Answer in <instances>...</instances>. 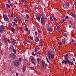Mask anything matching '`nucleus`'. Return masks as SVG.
I'll return each instance as SVG.
<instances>
[{
    "instance_id": "obj_59",
    "label": "nucleus",
    "mask_w": 76,
    "mask_h": 76,
    "mask_svg": "<svg viewBox=\"0 0 76 76\" xmlns=\"http://www.w3.org/2000/svg\"><path fill=\"white\" fill-rule=\"evenodd\" d=\"M73 44L74 45H75V46H76V43H73Z\"/></svg>"
},
{
    "instance_id": "obj_26",
    "label": "nucleus",
    "mask_w": 76,
    "mask_h": 76,
    "mask_svg": "<svg viewBox=\"0 0 76 76\" xmlns=\"http://www.w3.org/2000/svg\"><path fill=\"white\" fill-rule=\"evenodd\" d=\"M12 24H13V25H14V26L16 25V23H15V22L13 21V22H12Z\"/></svg>"
},
{
    "instance_id": "obj_46",
    "label": "nucleus",
    "mask_w": 76,
    "mask_h": 76,
    "mask_svg": "<svg viewBox=\"0 0 76 76\" xmlns=\"http://www.w3.org/2000/svg\"><path fill=\"white\" fill-rule=\"evenodd\" d=\"M50 20H53V18H52V17L50 16Z\"/></svg>"
},
{
    "instance_id": "obj_18",
    "label": "nucleus",
    "mask_w": 76,
    "mask_h": 76,
    "mask_svg": "<svg viewBox=\"0 0 76 76\" xmlns=\"http://www.w3.org/2000/svg\"><path fill=\"white\" fill-rule=\"evenodd\" d=\"M63 35L65 37H66V38H67V34H66L65 33H64L63 34Z\"/></svg>"
},
{
    "instance_id": "obj_41",
    "label": "nucleus",
    "mask_w": 76,
    "mask_h": 76,
    "mask_svg": "<svg viewBox=\"0 0 76 76\" xmlns=\"http://www.w3.org/2000/svg\"><path fill=\"white\" fill-rule=\"evenodd\" d=\"M24 44H26V43H27V42H26V41H24V42H23Z\"/></svg>"
},
{
    "instance_id": "obj_63",
    "label": "nucleus",
    "mask_w": 76,
    "mask_h": 76,
    "mask_svg": "<svg viewBox=\"0 0 76 76\" xmlns=\"http://www.w3.org/2000/svg\"><path fill=\"white\" fill-rule=\"evenodd\" d=\"M16 76H18V73H16Z\"/></svg>"
},
{
    "instance_id": "obj_53",
    "label": "nucleus",
    "mask_w": 76,
    "mask_h": 76,
    "mask_svg": "<svg viewBox=\"0 0 76 76\" xmlns=\"http://www.w3.org/2000/svg\"><path fill=\"white\" fill-rule=\"evenodd\" d=\"M7 41L8 42H10V40H9V39H8L7 40Z\"/></svg>"
},
{
    "instance_id": "obj_2",
    "label": "nucleus",
    "mask_w": 76,
    "mask_h": 76,
    "mask_svg": "<svg viewBox=\"0 0 76 76\" xmlns=\"http://www.w3.org/2000/svg\"><path fill=\"white\" fill-rule=\"evenodd\" d=\"M63 7H64L65 8H68L69 7V4H68L67 2H64L62 4Z\"/></svg>"
},
{
    "instance_id": "obj_30",
    "label": "nucleus",
    "mask_w": 76,
    "mask_h": 76,
    "mask_svg": "<svg viewBox=\"0 0 76 76\" xmlns=\"http://www.w3.org/2000/svg\"><path fill=\"white\" fill-rule=\"evenodd\" d=\"M15 44H16V42H13L12 45H15Z\"/></svg>"
},
{
    "instance_id": "obj_64",
    "label": "nucleus",
    "mask_w": 76,
    "mask_h": 76,
    "mask_svg": "<svg viewBox=\"0 0 76 76\" xmlns=\"http://www.w3.org/2000/svg\"><path fill=\"white\" fill-rule=\"evenodd\" d=\"M10 3V0H9L8 1V3Z\"/></svg>"
},
{
    "instance_id": "obj_25",
    "label": "nucleus",
    "mask_w": 76,
    "mask_h": 76,
    "mask_svg": "<svg viewBox=\"0 0 76 76\" xmlns=\"http://www.w3.org/2000/svg\"><path fill=\"white\" fill-rule=\"evenodd\" d=\"M26 17L27 18V19H28L29 18V15H26Z\"/></svg>"
},
{
    "instance_id": "obj_1",
    "label": "nucleus",
    "mask_w": 76,
    "mask_h": 76,
    "mask_svg": "<svg viewBox=\"0 0 76 76\" xmlns=\"http://www.w3.org/2000/svg\"><path fill=\"white\" fill-rule=\"evenodd\" d=\"M47 18L45 17L44 16H42L41 18V23L43 25H45V21L47 20Z\"/></svg>"
},
{
    "instance_id": "obj_37",
    "label": "nucleus",
    "mask_w": 76,
    "mask_h": 76,
    "mask_svg": "<svg viewBox=\"0 0 76 76\" xmlns=\"http://www.w3.org/2000/svg\"><path fill=\"white\" fill-rule=\"evenodd\" d=\"M7 38H4V40L5 41V42H7Z\"/></svg>"
},
{
    "instance_id": "obj_42",
    "label": "nucleus",
    "mask_w": 76,
    "mask_h": 76,
    "mask_svg": "<svg viewBox=\"0 0 76 76\" xmlns=\"http://www.w3.org/2000/svg\"><path fill=\"white\" fill-rule=\"evenodd\" d=\"M59 32H61V29H59L58 30Z\"/></svg>"
},
{
    "instance_id": "obj_27",
    "label": "nucleus",
    "mask_w": 76,
    "mask_h": 76,
    "mask_svg": "<svg viewBox=\"0 0 76 76\" xmlns=\"http://www.w3.org/2000/svg\"><path fill=\"white\" fill-rule=\"evenodd\" d=\"M13 51L15 54H16V51L15 49H14Z\"/></svg>"
},
{
    "instance_id": "obj_62",
    "label": "nucleus",
    "mask_w": 76,
    "mask_h": 76,
    "mask_svg": "<svg viewBox=\"0 0 76 76\" xmlns=\"http://www.w3.org/2000/svg\"><path fill=\"white\" fill-rule=\"evenodd\" d=\"M21 1H22V2H24V0H21Z\"/></svg>"
},
{
    "instance_id": "obj_23",
    "label": "nucleus",
    "mask_w": 76,
    "mask_h": 76,
    "mask_svg": "<svg viewBox=\"0 0 76 76\" xmlns=\"http://www.w3.org/2000/svg\"><path fill=\"white\" fill-rule=\"evenodd\" d=\"M4 30L3 29H1V28L0 29V33H2L4 31Z\"/></svg>"
},
{
    "instance_id": "obj_15",
    "label": "nucleus",
    "mask_w": 76,
    "mask_h": 76,
    "mask_svg": "<svg viewBox=\"0 0 76 76\" xmlns=\"http://www.w3.org/2000/svg\"><path fill=\"white\" fill-rule=\"evenodd\" d=\"M64 59L65 60V63H66L67 62L68 60H68V58H67V57H65Z\"/></svg>"
},
{
    "instance_id": "obj_56",
    "label": "nucleus",
    "mask_w": 76,
    "mask_h": 76,
    "mask_svg": "<svg viewBox=\"0 0 76 76\" xmlns=\"http://www.w3.org/2000/svg\"><path fill=\"white\" fill-rule=\"evenodd\" d=\"M72 42H74V41H75V40H74V39H72Z\"/></svg>"
},
{
    "instance_id": "obj_34",
    "label": "nucleus",
    "mask_w": 76,
    "mask_h": 76,
    "mask_svg": "<svg viewBox=\"0 0 76 76\" xmlns=\"http://www.w3.org/2000/svg\"><path fill=\"white\" fill-rule=\"evenodd\" d=\"M64 21H65V20L64 19L62 20H61V23H63V22H64Z\"/></svg>"
},
{
    "instance_id": "obj_57",
    "label": "nucleus",
    "mask_w": 76,
    "mask_h": 76,
    "mask_svg": "<svg viewBox=\"0 0 76 76\" xmlns=\"http://www.w3.org/2000/svg\"><path fill=\"white\" fill-rule=\"evenodd\" d=\"M37 61H40V59L37 58Z\"/></svg>"
},
{
    "instance_id": "obj_7",
    "label": "nucleus",
    "mask_w": 76,
    "mask_h": 76,
    "mask_svg": "<svg viewBox=\"0 0 76 76\" xmlns=\"http://www.w3.org/2000/svg\"><path fill=\"white\" fill-rule=\"evenodd\" d=\"M3 18L4 20L5 21H8L9 19L7 18V15H3Z\"/></svg>"
},
{
    "instance_id": "obj_36",
    "label": "nucleus",
    "mask_w": 76,
    "mask_h": 76,
    "mask_svg": "<svg viewBox=\"0 0 76 76\" xmlns=\"http://www.w3.org/2000/svg\"><path fill=\"white\" fill-rule=\"evenodd\" d=\"M9 26H12V23H10L9 24Z\"/></svg>"
},
{
    "instance_id": "obj_20",
    "label": "nucleus",
    "mask_w": 76,
    "mask_h": 76,
    "mask_svg": "<svg viewBox=\"0 0 76 76\" xmlns=\"http://www.w3.org/2000/svg\"><path fill=\"white\" fill-rule=\"evenodd\" d=\"M58 45H62V43H61V41H60L58 42Z\"/></svg>"
},
{
    "instance_id": "obj_6",
    "label": "nucleus",
    "mask_w": 76,
    "mask_h": 76,
    "mask_svg": "<svg viewBox=\"0 0 76 76\" xmlns=\"http://www.w3.org/2000/svg\"><path fill=\"white\" fill-rule=\"evenodd\" d=\"M14 65L15 67H18L19 66V61H16L14 62Z\"/></svg>"
},
{
    "instance_id": "obj_14",
    "label": "nucleus",
    "mask_w": 76,
    "mask_h": 76,
    "mask_svg": "<svg viewBox=\"0 0 76 76\" xmlns=\"http://www.w3.org/2000/svg\"><path fill=\"white\" fill-rule=\"evenodd\" d=\"M35 41H36V42H38V41H39V38H38V37H37L36 38Z\"/></svg>"
},
{
    "instance_id": "obj_13",
    "label": "nucleus",
    "mask_w": 76,
    "mask_h": 76,
    "mask_svg": "<svg viewBox=\"0 0 76 76\" xmlns=\"http://www.w3.org/2000/svg\"><path fill=\"white\" fill-rule=\"evenodd\" d=\"M1 29H4V28H5V27H4V26L3 25H1Z\"/></svg>"
},
{
    "instance_id": "obj_43",
    "label": "nucleus",
    "mask_w": 76,
    "mask_h": 76,
    "mask_svg": "<svg viewBox=\"0 0 76 76\" xmlns=\"http://www.w3.org/2000/svg\"><path fill=\"white\" fill-rule=\"evenodd\" d=\"M13 12H12L11 15V17H13Z\"/></svg>"
},
{
    "instance_id": "obj_54",
    "label": "nucleus",
    "mask_w": 76,
    "mask_h": 76,
    "mask_svg": "<svg viewBox=\"0 0 76 76\" xmlns=\"http://www.w3.org/2000/svg\"><path fill=\"white\" fill-rule=\"evenodd\" d=\"M34 52H35L36 53L37 52V50L35 49L34 50Z\"/></svg>"
},
{
    "instance_id": "obj_44",
    "label": "nucleus",
    "mask_w": 76,
    "mask_h": 76,
    "mask_svg": "<svg viewBox=\"0 0 76 76\" xmlns=\"http://www.w3.org/2000/svg\"><path fill=\"white\" fill-rule=\"evenodd\" d=\"M35 35H38V33H37V32L36 31L35 33Z\"/></svg>"
},
{
    "instance_id": "obj_48",
    "label": "nucleus",
    "mask_w": 76,
    "mask_h": 76,
    "mask_svg": "<svg viewBox=\"0 0 76 76\" xmlns=\"http://www.w3.org/2000/svg\"><path fill=\"white\" fill-rule=\"evenodd\" d=\"M38 32H39V34H40V33H41V31L39 30H38Z\"/></svg>"
},
{
    "instance_id": "obj_50",
    "label": "nucleus",
    "mask_w": 76,
    "mask_h": 76,
    "mask_svg": "<svg viewBox=\"0 0 76 76\" xmlns=\"http://www.w3.org/2000/svg\"><path fill=\"white\" fill-rule=\"evenodd\" d=\"M68 56V54H66L65 55V57H67V56Z\"/></svg>"
},
{
    "instance_id": "obj_55",
    "label": "nucleus",
    "mask_w": 76,
    "mask_h": 76,
    "mask_svg": "<svg viewBox=\"0 0 76 76\" xmlns=\"http://www.w3.org/2000/svg\"><path fill=\"white\" fill-rule=\"evenodd\" d=\"M73 61H75V59L74 58H73L72 59Z\"/></svg>"
},
{
    "instance_id": "obj_19",
    "label": "nucleus",
    "mask_w": 76,
    "mask_h": 76,
    "mask_svg": "<svg viewBox=\"0 0 76 76\" xmlns=\"http://www.w3.org/2000/svg\"><path fill=\"white\" fill-rule=\"evenodd\" d=\"M42 64L43 67H45V62H42Z\"/></svg>"
},
{
    "instance_id": "obj_21",
    "label": "nucleus",
    "mask_w": 76,
    "mask_h": 76,
    "mask_svg": "<svg viewBox=\"0 0 76 76\" xmlns=\"http://www.w3.org/2000/svg\"><path fill=\"white\" fill-rule=\"evenodd\" d=\"M43 43L42 42H40L39 43V46L40 47H42L43 46Z\"/></svg>"
},
{
    "instance_id": "obj_5",
    "label": "nucleus",
    "mask_w": 76,
    "mask_h": 76,
    "mask_svg": "<svg viewBox=\"0 0 76 76\" xmlns=\"http://www.w3.org/2000/svg\"><path fill=\"white\" fill-rule=\"evenodd\" d=\"M52 28H51V26L49 25L48 26V28L47 29V31L49 32H52L53 31Z\"/></svg>"
},
{
    "instance_id": "obj_32",
    "label": "nucleus",
    "mask_w": 76,
    "mask_h": 76,
    "mask_svg": "<svg viewBox=\"0 0 76 76\" xmlns=\"http://www.w3.org/2000/svg\"><path fill=\"white\" fill-rule=\"evenodd\" d=\"M31 61L32 64H34V65L35 64V62H34V61Z\"/></svg>"
},
{
    "instance_id": "obj_39",
    "label": "nucleus",
    "mask_w": 76,
    "mask_h": 76,
    "mask_svg": "<svg viewBox=\"0 0 76 76\" xmlns=\"http://www.w3.org/2000/svg\"><path fill=\"white\" fill-rule=\"evenodd\" d=\"M31 36H29L28 37V39H29L31 38Z\"/></svg>"
},
{
    "instance_id": "obj_22",
    "label": "nucleus",
    "mask_w": 76,
    "mask_h": 76,
    "mask_svg": "<svg viewBox=\"0 0 76 76\" xmlns=\"http://www.w3.org/2000/svg\"><path fill=\"white\" fill-rule=\"evenodd\" d=\"M46 59L47 61L48 62V63H50V62L48 61V58H47V57H46Z\"/></svg>"
},
{
    "instance_id": "obj_8",
    "label": "nucleus",
    "mask_w": 76,
    "mask_h": 76,
    "mask_svg": "<svg viewBox=\"0 0 76 76\" xmlns=\"http://www.w3.org/2000/svg\"><path fill=\"white\" fill-rule=\"evenodd\" d=\"M10 56L13 59H15V58L16 57V55L14 54L13 53H12L10 55Z\"/></svg>"
},
{
    "instance_id": "obj_12",
    "label": "nucleus",
    "mask_w": 76,
    "mask_h": 76,
    "mask_svg": "<svg viewBox=\"0 0 76 76\" xmlns=\"http://www.w3.org/2000/svg\"><path fill=\"white\" fill-rule=\"evenodd\" d=\"M26 67L25 66H24L22 69V71L23 73H24V72H25V70H26Z\"/></svg>"
},
{
    "instance_id": "obj_49",
    "label": "nucleus",
    "mask_w": 76,
    "mask_h": 76,
    "mask_svg": "<svg viewBox=\"0 0 76 76\" xmlns=\"http://www.w3.org/2000/svg\"><path fill=\"white\" fill-rule=\"evenodd\" d=\"M45 67H47V66H48V65L47 64H46L45 65Z\"/></svg>"
},
{
    "instance_id": "obj_11",
    "label": "nucleus",
    "mask_w": 76,
    "mask_h": 76,
    "mask_svg": "<svg viewBox=\"0 0 76 76\" xmlns=\"http://www.w3.org/2000/svg\"><path fill=\"white\" fill-rule=\"evenodd\" d=\"M10 31H12L13 33H15V29L12 27L11 28Z\"/></svg>"
},
{
    "instance_id": "obj_9",
    "label": "nucleus",
    "mask_w": 76,
    "mask_h": 76,
    "mask_svg": "<svg viewBox=\"0 0 76 76\" xmlns=\"http://www.w3.org/2000/svg\"><path fill=\"white\" fill-rule=\"evenodd\" d=\"M36 18L37 20H38V21H39V20H40L41 19V16H39L38 15L37 17V16L36 17Z\"/></svg>"
},
{
    "instance_id": "obj_24",
    "label": "nucleus",
    "mask_w": 76,
    "mask_h": 76,
    "mask_svg": "<svg viewBox=\"0 0 76 76\" xmlns=\"http://www.w3.org/2000/svg\"><path fill=\"white\" fill-rule=\"evenodd\" d=\"M6 5L7 6V7H8V8H10V5L7 4H6Z\"/></svg>"
},
{
    "instance_id": "obj_35",
    "label": "nucleus",
    "mask_w": 76,
    "mask_h": 76,
    "mask_svg": "<svg viewBox=\"0 0 76 76\" xmlns=\"http://www.w3.org/2000/svg\"><path fill=\"white\" fill-rule=\"evenodd\" d=\"M25 31H28V28H25Z\"/></svg>"
},
{
    "instance_id": "obj_33",
    "label": "nucleus",
    "mask_w": 76,
    "mask_h": 76,
    "mask_svg": "<svg viewBox=\"0 0 76 76\" xmlns=\"http://www.w3.org/2000/svg\"><path fill=\"white\" fill-rule=\"evenodd\" d=\"M65 61L64 60H63L62 61V64H64H64H65Z\"/></svg>"
},
{
    "instance_id": "obj_58",
    "label": "nucleus",
    "mask_w": 76,
    "mask_h": 76,
    "mask_svg": "<svg viewBox=\"0 0 76 76\" xmlns=\"http://www.w3.org/2000/svg\"><path fill=\"white\" fill-rule=\"evenodd\" d=\"M33 29H34V30H35V26H33Z\"/></svg>"
},
{
    "instance_id": "obj_28",
    "label": "nucleus",
    "mask_w": 76,
    "mask_h": 76,
    "mask_svg": "<svg viewBox=\"0 0 76 76\" xmlns=\"http://www.w3.org/2000/svg\"><path fill=\"white\" fill-rule=\"evenodd\" d=\"M31 61H34V58L33 57H31Z\"/></svg>"
},
{
    "instance_id": "obj_31",
    "label": "nucleus",
    "mask_w": 76,
    "mask_h": 76,
    "mask_svg": "<svg viewBox=\"0 0 76 76\" xmlns=\"http://www.w3.org/2000/svg\"><path fill=\"white\" fill-rule=\"evenodd\" d=\"M30 69L31 70H34V67H30Z\"/></svg>"
},
{
    "instance_id": "obj_45",
    "label": "nucleus",
    "mask_w": 76,
    "mask_h": 76,
    "mask_svg": "<svg viewBox=\"0 0 76 76\" xmlns=\"http://www.w3.org/2000/svg\"><path fill=\"white\" fill-rule=\"evenodd\" d=\"M19 61H22V59L21 58H20L19 59Z\"/></svg>"
},
{
    "instance_id": "obj_40",
    "label": "nucleus",
    "mask_w": 76,
    "mask_h": 76,
    "mask_svg": "<svg viewBox=\"0 0 76 76\" xmlns=\"http://www.w3.org/2000/svg\"><path fill=\"white\" fill-rule=\"evenodd\" d=\"M30 39L31 40H33V39H34V38L33 37H31Z\"/></svg>"
},
{
    "instance_id": "obj_38",
    "label": "nucleus",
    "mask_w": 76,
    "mask_h": 76,
    "mask_svg": "<svg viewBox=\"0 0 76 76\" xmlns=\"http://www.w3.org/2000/svg\"><path fill=\"white\" fill-rule=\"evenodd\" d=\"M65 19H69V17H68V16H66L65 17Z\"/></svg>"
},
{
    "instance_id": "obj_61",
    "label": "nucleus",
    "mask_w": 76,
    "mask_h": 76,
    "mask_svg": "<svg viewBox=\"0 0 76 76\" xmlns=\"http://www.w3.org/2000/svg\"><path fill=\"white\" fill-rule=\"evenodd\" d=\"M58 29H59V28L57 27V28H56V30H57V31H58Z\"/></svg>"
},
{
    "instance_id": "obj_10",
    "label": "nucleus",
    "mask_w": 76,
    "mask_h": 76,
    "mask_svg": "<svg viewBox=\"0 0 76 76\" xmlns=\"http://www.w3.org/2000/svg\"><path fill=\"white\" fill-rule=\"evenodd\" d=\"M15 50V49H14V47H13V46L12 45H11L10 49V51H13V50Z\"/></svg>"
},
{
    "instance_id": "obj_52",
    "label": "nucleus",
    "mask_w": 76,
    "mask_h": 76,
    "mask_svg": "<svg viewBox=\"0 0 76 76\" xmlns=\"http://www.w3.org/2000/svg\"><path fill=\"white\" fill-rule=\"evenodd\" d=\"M54 24L55 25H57V22L56 21L55 22Z\"/></svg>"
},
{
    "instance_id": "obj_60",
    "label": "nucleus",
    "mask_w": 76,
    "mask_h": 76,
    "mask_svg": "<svg viewBox=\"0 0 76 76\" xmlns=\"http://www.w3.org/2000/svg\"><path fill=\"white\" fill-rule=\"evenodd\" d=\"M39 53H40L39 51H38L37 52V54H39Z\"/></svg>"
},
{
    "instance_id": "obj_3",
    "label": "nucleus",
    "mask_w": 76,
    "mask_h": 76,
    "mask_svg": "<svg viewBox=\"0 0 76 76\" xmlns=\"http://www.w3.org/2000/svg\"><path fill=\"white\" fill-rule=\"evenodd\" d=\"M73 61L68 60L67 62L66 63H65V64H69V65H73Z\"/></svg>"
},
{
    "instance_id": "obj_17",
    "label": "nucleus",
    "mask_w": 76,
    "mask_h": 76,
    "mask_svg": "<svg viewBox=\"0 0 76 76\" xmlns=\"http://www.w3.org/2000/svg\"><path fill=\"white\" fill-rule=\"evenodd\" d=\"M14 22H15V23H18V20L16 18H14Z\"/></svg>"
},
{
    "instance_id": "obj_29",
    "label": "nucleus",
    "mask_w": 76,
    "mask_h": 76,
    "mask_svg": "<svg viewBox=\"0 0 76 76\" xmlns=\"http://www.w3.org/2000/svg\"><path fill=\"white\" fill-rule=\"evenodd\" d=\"M10 6L11 7H13V4L10 3Z\"/></svg>"
},
{
    "instance_id": "obj_16",
    "label": "nucleus",
    "mask_w": 76,
    "mask_h": 76,
    "mask_svg": "<svg viewBox=\"0 0 76 76\" xmlns=\"http://www.w3.org/2000/svg\"><path fill=\"white\" fill-rule=\"evenodd\" d=\"M72 16H73V17H74V18H75V19H76V14H73L72 15Z\"/></svg>"
},
{
    "instance_id": "obj_47",
    "label": "nucleus",
    "mask_w": 76,
    "mask_h": 76,
    "mask_svg": "<svg viewBox=\"0 0 76 76\" xmlns=\"http://www.w3.org/2000/svg\"><path fill=\"white\" fill-rule=\"evenodd\" d=\"M32 56H35V54H34V53H32Z\"/></svg>"
},
{
    "instance_id": "obj_4",
    "label": "nucleus",
    "mask_w": 76,
    "mask_h": 76,
    "mask_svg": "<svg viewBox=\"0 0 76 76\" xmlns=\"http://www.w3.org/2000/svg\"><path fill=\"white\" fill-rule=\"evenodd\" d=\"M49 54V53H48V58L49 59H50V60H51V58L52 59H53V58H54V54Z\"/></svg>"
},
{
    "instance_id": "obj_51",
    "label": "nucleus",
    "mask_w": 76,
    "mask_h": 76,
    "mask_svg": "<svg viewBox=\"0 0 76 76\" xmlns=\"http://www.w3.org/2000/svg\"><path fill=\"white\" fill-rule=\"evenodd\" d=\"M24 58L26 61H27V60H28V59L27 58Z\"/></svg>"
}]
</instances>
